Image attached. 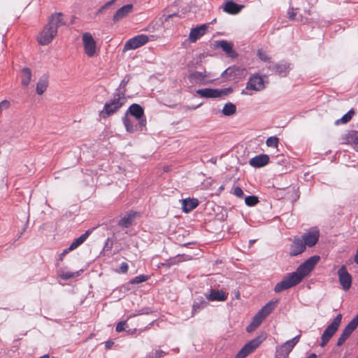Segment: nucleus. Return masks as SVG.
<instances>
[{
  "instance_id": "1",
  "label": "nucleus",
  "mask_w": 358,
  "mask_h": 358,
  "mask_svg": "<svg viewBox=\"0 0 358 358\" xmlns=\"http://www.w3.org/2000/svg\"><path fill=\"white\" fill-rule=\"evenodd\" d=\"M64 25H65V22L62 17V14L60 13L53 14L48 23L38 36V42L42 45L49 44L56 36L58 28Z\"/></svg>"
},
{
  "instance_id": "2",
  "label": "nucleus",
  "mask_w": 358,
  "mask_h": 358,
  "mask_svg": "<svg viewBox=\"0 0 358 358\" xmlns=\"http://www.w3.org/2000/svg\"><path fill=\"white\" fill-rule=\"evenodd\" d=\"M126 97L124 92H117L113 94L112 99L106 102L100 115L103 117H108L117 113L126 103Z\"/></svg>"
},
{
  "instance_id": "3",
  "label": "nucleus",
  "mask_w": 358,
  "mask_h": 358,
  "mask_svg": "<svg viewBox=\"0 0 358 358\" xmlns=\"http://www.w3.org/2000/svg\"><path fill=\"white\" fill-rule=\"evenodd\" d=\"M277 301H271L263 306L254 316L250 324L247 327L246 330L250 333L254 331L262 322V321L274 310Z\"/></svg>"
},
{
  "instance_id": "4",
  "label": "nucleus",
  "mask_w": 358,
  "mask_h": 358,
  "mask_svg": "<svg viewBox=\"0 0 358 358\" xmlns=\"http://www.w3.org/2000/svg\"><path fill=\"white\" fill-rule=\"evenodd\" d=\"M320 260L319 256H313L301 264L292 274L299 283L307 276Z\"/></svg>"
},
{
  "instance_id": "5",
  "label": "nucleus",
  "mask_w": 358,
  "mask_h": 358,
  "mask_svg": "<svg viewBox=\"0 0 358 358\" xmlns=\"http://www.w3.org/2000/svg\"><path fill=\"white\" fill-rule=\"evenodd\" d=\"M342 320V315L338 314L333 320L331 323L329 324L321 336V343L320 345L324 347L338 331Z\"/></svg>"
},
{
  "instance_id": "6",
  "label": "nucleus",
  "mask_w": 358,
  "mask_h": 358,
  "mask_svg": "<svg viewBox=\"0 0 358 358\" xmlns=\"http://www.w3.org/2000/svg\"><path fill=\"white\" fill-rule=\"evenodd\" d=\"M265 338L264 335H262L252 339L241 349L234 358H245L259 346Z\"/></svg>"
},
{
  "instance_id": "7",
  "label": "nucleus",
  "mask_w": 358,
  "mask_h": 358,
  "mask_svg": "<svg viewBox=\"0 0 358 358\" xmlns=\"http://www.w3.org/2000/svg\"><path fill=\"white\" fill-rule=\"evenodd\" d=\"M301 334L296 336L291 340L287 341L276 348L275 358H288L289 354L299 343Z\"/></svg>"
},
{
  "instance_id": "8",
  "label": "nucleus",
  "mask_w": 358,
  "mask_h": 358,
  "mask_svg": "<svg viewBox=\"0 0 358 358\" xmlns=\"http://www.w3.org/2000/svg\"><path fill=\"white\" fill-rule=\"evenodd\" d=\"M129 114L138 122V125L141 129L145 127L146 119L144 116V110L140 105L137 103L131 104L125 113L127 116Z\"/></svg>"
},
{
  "instance_id": "9",
  "label": "nucleus",
  "mask_w": 358,
  "mask_h": 358,
  "mask_svg": "<svg viewBox=\"0 0 358 358\" xmlns=\"http://www.w3.org/2000/svg\"><path fill=\"white\" fill-rule=\"evenodd\" d=\"M358 327V314L347 324L338 338L336 345L341 346Z\"/></svg>"
},
{
  "instance_id": "10",
  "label": "nucleus",
  "mask_w": 358,
  "mask_h": 358,
  "mask_svg": "<svg viewBox=\"0 0 358 358\" xmlns=\"http://www.w3.org/2000/svg\"><path fill=\"white\" fill-rule=\"evenodd\" d=\"M232 90L231 88H225L222 90L205 88L200 89L196 91V94L203 98H217L222 96H226L231 93Z\"/></svg>"
},
{
  "instance_id": "11",
  "label": "nucleus",
  "mask_w": 358,
  "mask_h": 358,
  "mask_svg": "<svg viewBox=\"0 0 358 358\" xmlns=\"http://www.w3.org/2000/svg\"><path fill=\"white\" fill-rule=\"evenodd\" d=\"M148 36L140 34L128 40L124 45L123 51L126 52L130 50H135L145 45L148 42Z\"/></svg>"
},
{
  "instance_id": "12",
  "label": "nucleus",
  "mask_w": 358,
  "mask_h": 358,
  "mask_svg": "<svg viewBox=\"0 0 358 358\" xmlns=\"http://www.w3.org/2000/svg\"><path fill=\"white\" fill-rule=\"evenodd\" d=\"M266 87L264 78L259 74L252 75L248 83L246 89L253 91H262Z\"/></svg>"
},
{
  "instance_id": "13",
  "label": "nucleus",
  "mask_w": 358,
  "mask_h": 358,
  "mask_svg": "<svg viewBox=\"0 0 358 358\" xmlns=\"http://www.w3.org/2000/svg\"><path fill=\"white\" fill-rule=\"evenodd\" d=\"M339 282L344 291H348L352 286V275L348 271L346 266L343 265L338 271Z\"/></svg>"
},
{
  "instance_id": "14",
  "label": "nucleus",
  "mask_w": 358,
  "mask_h": 358,
  "mask_svg": "<svg viewBox=\"0 0 358 358\" xmlns=\"http://www.w3.org/2000/svg\"><path fill=\"white\" fill-rule=\"evenodd\" d=\"M83 43L86 55L90 57H94L96 54V42L90 33L83 34Z\"/></svg>"
},
{
  "instance_id": "15",
  "label": "nucleus",
  "mask_w": 358,
  "mask_h": 358,
  "mask_svg": "<svg viewBox=\"0 0 358 358\" xmlns=\"http://www.w3.org/2000/svg\"><path fill=\"white\" fill-rule=\"evenodd\" d=\"M298 284L299 283L297 282L293 275L289 273L282 280L275 285L274 291L276 293H279L284 290L288 289Z\"/></svg>"
},
{
  "instance_id": "16",
  "label": "nucleus",
  "mask_w": 358,
  "mask_h": 358,
  "mask_svg": "<svg viewBox=\"0 0 358 358\" xmlns=\"http://www.w3.org/2000/svg\"><path fill=\"white\" fill-rule=\"evenodd\" d=\"M211 75L210 73L204 71L203 72L194 71L189 75V80L192 83L196 84H206L211 82L213 80L210 79Z\"/></svg>"
},
{
  "instance_id": "17",
  "label": "nucleus",
  "mask_w": 358,
  "mask_h": 358,
  "mask_svg": "<svg viewBox=\"0 0 358 358\" xmlns=\"http://www.w3.org/2000/svg\"><path fill=\"white\" fill-rule=\"evenodd\" d=\"M319 238V231L316 229H311L302 236V241L305 246L312 247L315 245Z\"/></svg>"
},
{
  "instance_id": "18",
  "label": "nucleus",
  "mask_w": 358,
  "mask_h": 358,
  "mask_svg": "<svg viewBox=\"0 0 358 358\" xmlns=\"http://www.w3.org/2000/svg\"><path fill=\"white\" fill-rule=\"evenodd\" d=\"M207 29L208 25L206 24H201L192 28L189 35V41L192 43H195L198 39H199L206 34Z\"/></svg>"
},
{
  "instance_id": "19",
  "label": "nucleus",
  "mask_w": 358,
  "mask_h": 358,
  "mask_svg": "<svg viewBox=\"0 0 358 358\" xmlns=\"http://www.w3.org/2000/svg\"><path fill=\"white\" fill-rule=\"evenodd\" d=\"M228 294L219 289H210L206 294V298L210 301H224L227 299Z\"/></svg>"
},
{
  "instance_id": "20",
  "label": "nucleus",
  "mask_w": 358,
  "mask_h": 358,
  "mask_svg": "<svg viewBox=\"0 0 358 358\" xmlns=\"http://www.w3.org/2000/svg\"><path fill=\"white\" fill-rule=\"evenodd\" d=\"M306 250V246L303 241L299 238H295L290 246L289 255L290 256H296L301 254Z\"/></svg>"
},
{
  "instance_id": "21",
  "label": "nucleus",
  "mask_w": 358,
  "mask_h": 358,
  "mask_svg": "<svg viewBox=\"0 0 358 358\" xmlns=\"http://www.w3.org/2000/svg\"><path fill=\"white\" fill-rule=\"evenodd\" d=\"M269 69L280 77H285L289 73L290 67L289 64L286 62H280L273 66H270Z\"/></svg>"
},
{
  "instance_id": "22",
  "label": "nucleus",
  "mask_w": 358,
  "mask_h": 358,
  "mask_svg": "<svg viewBox=\"0 0 358 358\" xmlns=\"http://www.w3.org/2000/svg\"><path fill=\"white\" fill-rule=\"evenodd\" d=\"M136 120L130 118L127 115H124V116L122 117V122L127 132L134 133L138 129L143 130V129L139 127L138 122L136 123Z\"/></svg>"
},
{
  "instance_id": "23",
  "label": "nucleus",
  "mask_w": 358,
  "mask_h": 358,
  "mask_svg": "<svg viewBox=\"0 0 358 358\" xmlns=\"http://www.w3.org/2000/svg\"><path fill=\"white\" fill-rule=\"evenodd\" d=\"M269 162V157L267 155H257L250 159V166L256 168L262 167Z\"/></svg>"
},
{
  "instance_id": "24",
  "label": "nucleus",
  "mask_w": 358,
  "mask_h": 358,
  "mask_svg": "<svg viewBox=\"0 0 358 358\" xmlns=\"http://www.w3.org/2000/svg\"><path fill=\"white\" fill-rule=\"evenodd\" d=\"M133 10L132 4H127L123 6L120 8H119L117 12L115 13L113 17V20L114 22H117L123 17H126L128 14L131 13Z\"/></svg>"
},
{
  "instance_id": "25",
  "label": "nucleus",
  "mask_w": 358,
  "mask_h": 358,
  "mask_svg": "<svg viewBox=\"0 0 358 358\" xmlns=\"http://www.w3.org/2000/svg\"><path fill=\"white\" fill-rule=\"evenodd\" d=\"M208 304V302L203 297L199 296L196 298L192 304V317H194L197 313L207 307Z\"/></svg>"
},
{
  "instance_id": "26",
  "label": "nucleus",
  "mask_w": 358,
  "mask_h": 358,
  "mask_svg": "<svg viewBox=\"0 0 358 358\" xmlns=\"http://www.w3.org/2000/svg\"><path fill=\"white\" fill-rule=\"evenodd\" d=\"M136 216V213L129 212L123 216L118 222V225L124 228H128L132 225Z\"/></svg>"
},
{
  "instance_id": "27",
  "label": "nucleus",
  "mask_w": 358,
  "mask_h": 358,
  "mask_svg": "<svg viewBox=\"0 0 358 358\" xmlns=\"http://www.w3.org/2000/svg\"><path fill=\"white\" fill-rule=\"evenodd\" d=\"M199 205L196 199H185L182 201V208L185 213H189L196 208Z\"/></svg>"
},
{
  "instance_id": "28",
  "label": "nucleus",
  "mask_w": 358,
  "mask_h": 358,
  "mask_svg": "<svg viewBox=\"0 0 358 358\" xmlns=\"http://www.w3.org/2000/svg\"><path fill=\"white\" fill-rule=\"evenodd\" d=\"M48 86V76L43 75L36 84V93L39 95L43 94Z\"/></svg>"
},
{
  "instance_id": "29",
  "label": "nucleus",
  "mask_w": 358,
  "mask_h": 358,
  "mask_svg": "<svg viewBox=\"0 0 358 358\" xmlns=\"http://www.w3.org/2000/svg\"><path fill=\"white\" fill-rule=\"evenodd\" d=\"M242 7L233 1H228L224 6V10L229 14H237L241 10Z\"/></svg>"
},
{
  "instance_id": "30",
  "label": "nucleus",
  "mask_w": 358,
  "mask_h": 358,
  "mask_svg": "<svg viewBox=\"0 0 358 358\" xmlns=\"http://www.w3.org/2000/svg\"><path fill=\"white\" fill-rule=\"evenodd\" d=\"M90 234V231H85L80 236L75 239L69 246V250H73L80 246L88 238Z\"/></svg>"
},
{
  "instance_id": "31",
  "label": "nucleus",
  "mask_w": 358,
  "mask_h": 358,
  "mask_svg": "<svg viewBox=\"0 0 358 358\" xmlns=\"http://www.w3.org/2000/svg\"><path fill=\"white\" fill-rule=\"evenodd\" d=\"M22 84L27 87L29 84L31 78V71L29 68H23L22 69Z\"/></svg>"
},
{
  "instance_id": "32",
  "label": "nucleus",
  "mask_w": 358,
  "mask_h": 358,
  "mask_svg": "<svg viewBox=\"0 0 358 358\" xmlns=\"http://www.w3.org/2000/svg\"><path fill=\"white\" fill-rule=\"evenodd\" d=\"M236 111V106L234 103H230V102L226 103L222 110V114L225 116L232 115L235 114Z\"/></svg>"
},
{
  "instance_id": "33",
  "label": "nucleus",
  "mask_w": 358,
  "mask_h": 358,
  "mask_svg": "<svg viewBox=\"0 0 358 358\" xmlns=\"http://www.w3.org/2000/svg\"><path fill=\"white\" fill-rule=\"evenodd\" d=\"M355 115L354 110H350L346 114H345L341 118L337 120L335 122V124L338 125L340 124H346L351 120L353 115Z\"/></svg>"
},
{
  "instance_id": "34",
  "label": "nucleus",
  "mask_w": 358,
  "mask_h": 358,
  "mask_svg": "<svg viewBox=\"0 0 358 358\" xmlns=\"http://www.w3.org/2000/svg\"><path fill=\"white\" fill-rule=\"evenodd\" d=\"M346 140L348 141V143L355 144V145H358V131H350L346 135Z\"/></svg>"
},
{
  "instance_id": "35",
  "label": "nucleus",
  "mask_w": 358,
  "mask_h": 358,
  "mask_svg": "<svg viewBox=\"0 0 358 358\" xmlns=\"http://www.w3.org/2000/svg\"><path fill=\"white\" fill-rule=\"evenodd\" d=\"M218 46L222 49L227 54H231L233 50V45L227 41H220L218 42Z\"/></svg>"
},
{
  "instance_id": "36",
  "label": "nucleus",
  "mask_w": 358,
  "mask_h": 358,
  "mask_svg": "<svg viewBox=\"0 0 358 358\" xmlns=\"http://www.w3.org/2000/svg\"><path fill=\"white\" fill-rule=\"evenodd\" d=\"M240 71L239 67L236 66H231L227 69L222 73L223 77L228 78L229 77H232L233 76H236L237 72Z\"/></svg>"
},
{
  "instance_id": "37",
  "label": "nucleus",
  "mask_w": 358,
  "mask_h": 358,
  "mask_svg": "<svg viewBox=\"0 0 358 358\" xmlns=\"http://www.w3.org/2000/svg\"><path fill=\"white\" fill-rule=\"evenodd\" d=\"M259 202L258 197L256 196H248L245 198V203L248 206H254Z\"/></svg>"
},
{
  "instance_id": "38",
  "label": "nucleus",
  "mask_w": 358,
  "mask_h": 358,
  "mask_svg": "<svg viewBox=\"0 0 358 358\" xmlns=\"http://www.w3.org/2000/svg\"><path fill=\"white\" fill-rule=\"evenodd\" d=\"M288 15H289V18L291 19V20H297V21L301 22L302 23H306L307 22V19L303 20L302 18V17H301L300 19L297 18L296 17L297 12L294 11V8L289 9L288 10Z\"/></svg>"
},
{
  "instance_id": "39",
  "label": "nucleus",
  "mask_w": 358,
  "mask_h": 358,
  "mask_svg": "<svg viewBox=\"0 0 358 358\" xmlns=\"http://www.w3.org/2000/svg\"><path fill=\"white\" fill-rule=\"evenodd\" d=\"M279 143V139L276 136H271L266 139V143L268 147L277 148Z\"/></svg>"
},
{
  "instance_id": "40",
  "label": "nucleus",
  "mask_w": 358,
  "mask_h": 358,
  "mask_svg": "<svg viewBox=\"0 0 358 358\" xmlns=\"http://www.w3.org/2000/svg\"><path fill=\"white\" fill-rule=\"evenodd\" d=\"M148 279V276L147 275H139L138 276H136L133 279L130 280L129 283L132 285L138 284L146 281Z\"/></svg>"
},
{
  "instance_id": "41",
  "label": "nucleus",
  "mask_w": 358,
  "mask_h": 358,
  "mask_svg": "<svg viewBox=\"0 0 358 358\" xmlns=\"http://www.w3.org/2000/svg\"><path fill=\"white\" fill-rule=\"evenodd\" d=\"M81 271H76V272H64L61 274V278L64 280H69L71 278H73L78 277L80 275Z\"/></svg>"
},
{
  "instance_id": "42",
  "label": "nucleus",
  "mask_w": 358,
  "mask_h": 358,
  "mask_svg": "<svg viewBox=\"0 0 358 358\" xmlns=\"http://www.w3.org/2000/svg\"><path fill=\"white\" fill-rule=\"evenodd\" d=\"M129 81V78L127 76H125L124 78L120 83L119 88L117 90V92H124V94L125 95V87Z\"/></svg>"
},
{
  "instance_id": "43",
  "label": "nucleus",
  "mask_w": 358,
  "mask_h": 358,
  "mask_svg": "<svg viewBox=\"0 0 358 358\" xmlns=\"http://www.w3.org/2000/svg\"><path fill=\"white\" fill-rule=\"evenodd\" d=\"M257 55L261 60L268 62H270L271 58L267 55V54L265 52L259 50H258Z\"/></svg>"
},
{
  "instance_id": "44",
  "label": "nucleus",
  "mask_w": 358,
  "mask_h": 358,
  "mask_svg": "<svg viewBox=\"0 0 358 358\" xmlns=\"http://www.w3.org/2000/svg\"><path fill=\"white\" fill-rule=\"evenodd\" d=\"M234 194L238 198H242L244 195L243 189L239 187H236L234 189Z\"/></svg>"
},
{
  "instance_id": "45",
  "label": "nucleus",
  "mask_w": 358,
  "mask_h": 358,
  "mask_svg": "<svg viewBox=\"0 0 358 358\" xmlns=\"http://www.w3.org/2000/svg\"><path fill=\"white\" fill-rule=\"evenodd\" d=\"M127 325L126 321H122L117 323L116 326V331L117 332H121L125 329V327Z\"/></svg>"
},
{
  "instance_id": "46",
  "label": "nucleus",
  "mask_w": 358,
  "mask_h": 358,
  "mask_svg": "<svg viewBox=\"0 0 358 358\" xmlns=\"http://www.w3.org/2000/svg\"><path fill=\"white\" fill-rule=\"evenodd\" d=\"M10 106V102L7 100H3L0 103V113Z\"/></svg>"
},
{
  "instance_id": "47",
  "label": "nucleus",
  "mask_w": 358,
  "mask_h": 358,
  "mask_svg": "<svg viewBox=\"0 0 358 358\" xmlns=\"http://www.w3.org/2000/svg\"><path fill=\"white\" fill-rule=\"evenodd\" d=\"M128 268H129V266H128L127 263L122 262L120 264L119 272L122 273H126L128 271Z\"/></svg>"
},
{
  "instance_id": "48",
  "label": "nucleus",
  "mask_w": 358,
  "mask_h": 358,
  "mask_svg": "<svg viewBox=\"0 0 358 358\" xmlns=\"http://www.w3.org/2000/svg\"><path fill=\"white\" fill-rule=\"evenodd\" d=\"M116 0H111L107 3H106L103 6H101V10H105L108 8L110 6L115 3Z\"/></svg>"
},
{
  "instance_id": "49",
  "label": "nucleus",
  "mask_w": 358,
  "mask_h": 358,
  "mask_svg": "<svg viewBox=\"0 0 358 358\" xmlns=\"http://www.w3.org/2000/svg\"><path fill=\"white\" fill-rule=\"evenodd\" d=\"M165 352L162 350H156L155 351V358H161L165 355Z\"/></svg>"
},
{
  "instance_id": "50",
  "label": "nucleus",
  "mask_w": 358,
  "mask_h": 358,
  "mask_svg": "<svg viewBox=\"0 0 358 358\" xmlns=\"http://www.w3.org/2000/svg\"><path fill=\"white\" fill-rule=\"evenodd\" d=\"M177 16V13H174L165 16V21H168L170 18Z\"/></svg>"
},
{
  "instance_id": "51",
  "label": "nucleus",
  "mask_w": 358,
  "mask_h": 358,
  "mask_svg": "<svg viewBox=\"0 0 358 358\" xmlns=\"http://www.w3.org/2000/svg\"><path fill=\"white\" fill-rule=\"evenodd\" d=\"M71 250H69V247L65 250H63V252L61 253V259L65 256L67 253L71 252Z\"/></svg>"
},
{
  "instance_id": "52",
  "label": "nucleus",
  "mask_w": 358,
  "mask_h": 358,
  "mask_svg": "<svg viewBox=\"0 0 358 358\" xmlns=\"http://www.w3.org/2000/svg\"><path fill=\"white\" fill-rule=\"evenodd\" d=\"M146 358H155V352H152L151 353L148 355Z\"/></svg>"
},
{
  "instance_id": "53",
  "label": "nucleus",
  "mask_w": 358,
  "mask_h": 358,
  "mask_svg": "<svg viewBox=\"0 0 358 358\" xmlns=\"http://www.w3.org/2000/svg\"><path fill=\"white\" fill-rule=\"evenodd\" d=\"M113 342L107 341V342L106 343V346L107 348H110V347L113 345Z\"/></svg>"
},
{
  "instance_id": "54",
  "label": "nucleus",
  "mask_w": 358,
  "mask_h": 358,
  "mask_svg": "<svg viewBox=\"0 0 358 358\" xmlns=\"http://www.w3.org/2000/svg\"><path fill=\"white\" fill-rule=\"evenodd\" d=\"M307 358H317V355L314 353H312Z\"/></svg>"
},
{
  "instance_id": "55",
  "label": "nucleus",
  "mask_w": 358,
  "mask_h": 358,
  "mask_svg": "<svg viewBox=\"0 0 358 358\" xmlns=\"http://www.w3.org/2000/svg\"><path fill=\"white\" fill-rule=\"evenodd\" d=\"M256 241V240H250L249 242V246H252V244Z\"/></svg>"
},
{
  "instance_id": "56",
  "label": "nucleus",
  "mask_w": 358,
  "mask_h": 358,
  "mask_svg": "<svg viewBox=\"0 0 358 358\" xmlns=\"http://www.w3.org/2000/svg\"><path fill=\"white\" fill-rule=\"evenodd\" d=\"M185 257V255H178V256L176 257V258H178V261L179 262V261H182V260H181V258H182V257Z\"/></svg>"
},
{
  "instance_id": "57",
  "label": "nucleus",
  "mask_w": 358,
  "mask_h": 358,
  "mask_svg": "<svg viewBox=\"0 0 358 358\" xmlns=\"http://www.w3.org/2000/svg\"><path fill=\"white\" fill-rule=\"evenodd\" d=\"M39 358H49V356L48 355H45Z\"/></svg>"
},
{
  "instance_id": "58",
  "label": "nucleus",
  "mask_w": 358,
  "mask_h": 358,
  "mask_svg": "<svg viewBox=\"0 0 358 358\" xmlns=\"http://www.w3.org/2000/svg\"><path fill=\"white\" fill-rule=\"evenodd\" d=\"M354 149H355L357 152H358V145H355V146H354Z\"/></svg>"
},
{
  "instance_id": "59",
  "label": "nucleus",
  "mask_w": 358,
  "mask_h": 358,
  "mask_svg": "<svg viewBox=\"0 0 358 358\" xmlns=\"http://www.w3.org/2000/svg\"><path fill=\"white\" fill-rule=\"evenodd\" d=\"M103 10H101V7L99 9L97 14L101 13Z\"/></svg>"
},
{
  "instance_id": "60",
  "label": "nucleus",
  "mask_w": 358,
  "mask_h": 358,
  "mask_svg": "<svg viewBox=\"0 0 358 358\" xmlns=\"http://www.w3.org/2000/svg\"><path fill=\"white\" fill-rule=\"evenodd\" d=\"M187 259H189L187 257H184V258L182 259V260H183V261H186V260H187Z\"/></svg>"
},
{
  "instance_id": "61",
  "label": "nucleus",
  "mask_w": 358,
  "mask_h": 358,
  "mask_svg": "<svg viewBox=\"0 0 358 358\" xmlns=\"http://www.w3.org/2000/svg\"><path fill=\"white\" fill-rule=\"evenodd\" d=\"M198 106H196V107H192L191 109L194 110V109H196Z\"/></svg>"
},
{
  "instance_id": "62",
  "label": "nucleus",
  "mask_w": 358,
  "mask_h": 358,
  "mask_svg": "<svg viewBox=\"0 0 358 358\" xmlns=\"http://www.w3.org/2000/svg\"><path fill=\"white\" fill-rule=\"evenodd\" d=\"M211 162H214V163H215V162H216V160H215H215L211 159Z\"/></svg>"
},
{
  "instance_id": "63",
  "label": "nucleus",
  "mask_w": 358,
  "mask_h": 358,
  "mask_svg": "<svg viewBox=\"0 0 358 358\" xmlns=\"http://www.w3.org/2000/svg\"><path fill=\"white\" fill-rule=\"evenodd\" d=\"M211 162H214V163H215V162H216V160H215H215L211 159Z\"/></svg>"
},
{
  "instance_id": "64",
  "label": "nucleus",
  "mask_w": 358,
  "mask_h": 358,
  "mask_svg": "<svg viewBox=\"0 0 358 358\" xmlns=\"http://www.w3.org/2000/svg\"><path fill=\"white\" fill-rule=\"evenodd\" d=\"M211 162H214V163H215V162H216V160H215H215L211 159Z\"/></svg>"
}]
</instances>
